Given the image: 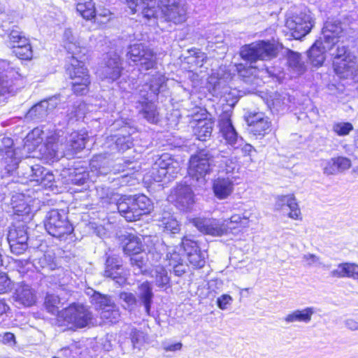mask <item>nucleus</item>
Instances as JSON below:
<instances>
[{"label":"nucleus","instance_id":"49530a36","mask_svg":"<svg viewBox=\"0 0 358 358\" xmlns=\"http://www.w3.org/2000/svg\"><path fill=\"white\" fill-rule=\"evenodd\" d=\"M181 244L183 247L184 250L187 253V257H189V252L192 254L200 250L196 241L187 238V237L182 238Z\"/></svg>","mask_w":358,"mask_h":358},{"label":"nucleus","instance_id":"aec40b11","mask_svg":"<svg viewBox=\"0 0 358 358\" xmlns=\"http://www.w3.org/2000/svg\"><path fill=\"white\" fill-rule=\"evenodd\" d=\"M136 296L139 303L144 306L146 314L150 315L151 306L154 297L151 284L148 281H145L138 285Z\"/></svg>","mask_w":358,"mask_h":358},{"label":"nucleus","instance_id":"393cba45","mask_svg":"<svg viewBox=\"0 0 358 358\" xmlns=\"http://www.w3.org/2000/svg\"><path fill=\"white\" fill-rule=\"evenodd\" d=\"M330 274L334 278H350L358 280V265L354 263H341L336 268L332 270Z\"/></svg>","mask_w":358,"mask_h":358},{"label":"nucleus","instance_id":"3c124183","mask_svg":"<svg viewBox=\"0 0 358 358\" xmlns=\"http://www.w3.org/2000/svg\"><path fill=\"white\" fill-rule=\"evenodd\" d=\"M109 13L110 12L108 10L104 9L101 12H99L94 7H93V10L91 8V22L94 20V22L97 21L98 22L104 23V20H99V17L105 18L106 21H107Z\"/></svg>","mask_w":358,"mask_h":358},{"label":"nucleus","instance_id":"ea45409f","mask_svg":"<svg viewBox=\"0 0 358 358\" xmlns=\"http://www.w3.org/2000/svg\"><path fill=\"white\" fill-rule=\"evenodd\" d=\"M332 130L338 136H343L348 135L350 132L353 130V126L350 122H335L332 126Z\"/></svg>","mask_w":358,"mask_h":358},{"label":"nucleus","instance_id":"79ce46f5","mask_svg":"<svg viewBox=\"0 0 358 358\" xmlns=\"http://www.w3.org/2000/svg\"><path fill=\"white\" fill-rule=\"evenodd\" d=\"M188 261L192 266L196 268H202L205 264V257L200 250L196 252H189Z\"/></svg>","mask_w":358,"mask_h":358},{"label":"nucleus","instance_id":"de8ad7c7","mask_svg":"<svg viewBox=\"0 0 358 358\" xmlns=\"http://www.w3.org/2000/svg\"><path fill=\"white\" fill-rule=\"evenodd\" d=\"M292 16H298L300 18L299 24H308L310 27V30L313 26V20L311 15V13L308 10H304L303 11H301L299 13H296Z\"/></svg>","mask_w":358,"mask_h":358},{"label":"nucleus","instance_id":"7ed1b4c3","mask_svg":"<svg viewBox=\"0 0 358 358\" xmlns=\"http://www.w3.org/2000/svg\"><path fill=\"white\" fill-rule=\"evenodd\" d=\"M117 209L128 222H134L143 215L148 214L152 208V201L146 196H122L116 203Z\"/></svg>","mask_w":358,"mask_h":358},{"label":"nucleus","instance_id":"7c9ffc66","mask_svg":"<svg viewBox=\"0 0 358 358\" xmlns=\"http://www.w3.org/2000/svg\"><path fill=\"white\" fill-rule=\"evenodd\" d=\"M220 152L215 158L220 159V171L224 172L227 174L234 173L235 170L238 169V159L236 157H230L229 158L224 157L221 155Z\"/></svg>","mask_w":358,"mask_h":358},{"label":"nucleus","instance_id":"69168bd1","mask_svg":"<svg viewBox=\"0 0 358 358\" xmlns=\"http://www.w3.org/2000/svg\"><path fill=\"white\" fill-rule=\"evenodd\" d=\"M9 310L10 307L6 303V299H0V316L6 314Z\"/></svg>","mask_w":358,"mask_h":358},{"label":"nucleus","instance_id":"dca6fc26","mask_svg":"<svg viewBox=\"0 0 358 358\" xmlns=\"http://www.w3.org/2000/svg\"><path fill=\"white\" fill-rule=\"evenodd\" d=\"M1 142L2 145L0 148L1 162L5 170L8 172L12 171L16 169L18 166L14 142L10 137H3Z\"/></svg>","mask_w":358,"mask_h":358},{"label":"nucleus","instance_id":"c03bdc74","mask_svg":"<svg viewBox=\"0 0 358 358\" xmlns=\"http://www.w3.org/2000/svg\"><path fill=\"white\" fill-rule=\"evenodd\" d=\"M131 264L133 267H136L134 270H138L136 273H143V268L146 264V259L142 254L131 256L130 258Z\"/></svg>","mask_w":358,"mask_h":358},{"label":"nucleus","instance_id":"f8f14e48","mask_svg":"<svg viewBox=\"0 0 358 358\" xmlns=\"http://www.w3.org/2000/svg\"><path fill=\"white\" fill-rule=\"evenodd\" d=\"M28 233L24 225L12 224L8 229L7 241L12 253L20 255L28 248Z\"/></svg>","mask_w":358,"mask_h":358},{"label":"nucleus","instance_id":"a18cd8bd","mask_svg":"<svg viewBox=\"0 0 358 358\" xmlns=\"http://www.w3.org/2000/svg\"><path fill=\"white\" fill-rule=\"evenodd\" d=\"M13 283L6 273L0 272V294H4L12 290Z\"/></svg>","mask_w":358,"mask_h":358},{"label":"nucleus","instance_id":"2eb2a0df","mask_svg":"<svg viewBox=\"0 0 358 358\" xmlns=\"http://www.w3.org/2000/svg\"><path fill=\"white\" fill-rule=\"evenodd\" d=\"M219 124L222 136L225 140L226 143L237 148L240 145L242 138L238 136L232 124L231 113L229 112L223 113L220 117Z\"/></svg>","mask_w":358,"mask_h":358},{"label":"nucleus","instance_id":"a211bd4d","mask_svg":"<svg viewBox=\"0 0 358 358\" xmlns=\"http://www.w3.org/2000/svg\"><path fill=\"white\" fill-rule=\"evenodd\" d=\"M31 180L43 189L52 188L55 182L52 173L43 166H38L32 169Z\"/></svg>","mask_w":358,"mask_h":358},{"label":"nucleus","instance_id":"b1692460","mask_svg":"<svg viewBox=\"0 0 358 358\" xmlns=\"http://www.w3.org/2000/svg\"><path fill=\"white\" fill-rule=\"evenodd\" d=\"M248 123L255 135H264L270 128L268 118L262 113H255L248 118Z\"/></svg>","mask_w":358,"mask_h":358},{"label":"nucleus","instance_id":"4468645a","mask_svg":"<svg viewBox=\"0 0 358 358\" xmlns=\"http://www.w3.org/2000/svg\"><path fill=\"white\" fill-rule=\"evenodd\" d=\"M122 71L120 56L115 52H110L105 57L104 63L97 71V74L103 80L114 82L120 77Z\"/></svg>","mask_w":358,"mask_h":358},{"label":"nucleus","instance_id":"09e8293b","mask_svg":"<svg viewBox=\"0 0 358 358\" xmlns=\"http://www.w3.org/2000/svg\"><path fill=\"white\" fill-rule=\"evenodd\" d=\"M166 260L168 261L169 266H173L182 262L181 257L174 248H169L166 255Z\"/></svg>","mask_w":358,"mask_h":358},{"label":"nucleus","instance_id":"4c0bfd02","mask_svg":"<svg viewBox=\"0 0 358 358\" xmlns=\"http://www.w3.org/2000/svg\"><path fill=\"white\" fill-rule=\"evenodd\" d=\"M180 168L179 162L173 159L169 166H168L167 169L164 170V174L161 175L159 177H157V181H162L163 180L166 179L169 181L173 179L176 177V175L180 171Z\"/></svg>","mask_w":358,"mask_h":358},{"label":"nucleus","instance_id":"6e6d98bb","mask_svg":"<svg viewBox=\"0 0 358 358\" xmlns=\"http://www.w3.org/2000/svg\"><path fill=\"white\" fill-rule=\"evenodd\" d=\"M336 162L337 163V167L340 172L345 171L351 167V161L345 157H335Z\"/></svg>","mask_w":358,"mask_h":358},{"label":"nucleus","instance_id":"f3484780","mask_svg":"<svg viewBox=\"0 0 358 358\" xmlns=\"http://www.w3.org/2000/svg\"><path fill=\"white\" fill-rule=\"evenodd\" d=\"M236 178L229 176L227 177L219 176L213 181L212 189L215 196L220 199H227L234 190Z\"/></svg>","mask_w":358,"mask_h":358},{"label":"nucleus","instance_id":"f704fd0d","mask_svg":"<svg viewBox=\"0 0 358 358\" xmlns=\"http://www.w3.org/2000/svg\"><path fill=\"white\" fill-rule=\"evenodd\" d=\"M288 64L298 74L302 73L306 69L301 56L297 52H290L288 54Z\"/></svg>","mask_w":358,"mask_h":358},{"label":"nucleus","instance_id":"603ef678","mask_svg":"<svg viewBox=\"0 0 358 358\" xmlns=\"http://www.w3.org/2000/svg\"><path fill=\"white\" fill-rule=\"evenodd\" d=\"M115 144L118 150L122 152L127 149H129L133 145V143L130 141V138L129 136L117 138V139L115 141Z\"/></svg>","mask_w":358,"mask_h":358},{"label":"nucleus","instance_id":"9b49d317","mask_svg":"<svg viewBox=\"0 0 358 358\" xmlns=\"http://www.w3.org/2000/svg\"><path fill=\"white\" fill-rule=\"evenodd\" d=\"M8 41L22 43V45L10 46L13 54L19 59L30 61L33 58V49L30 41L22 31L12 29L8 34Z\"/></svg>","mask_w":358,"mask_h":358},{"label":"nucleus","instance_id":"37998d69","mask_svg":"<svg viewBox=\"0 0 358 358\" xmlns=\"http://www.w3.org/2000/svg\"><path fill=\"white\" fill-rule=\"evenodd\" d=\"M323 173L327 176L335 175L340 172L335 157L324 161L322 164Z\"/></svg>","mask_w":358,"mask_h":358},{"label":"nucleus","instance_id":"72a5a7b5","mask_svg":"<svg viewBox=\"0 0 358 358\" xmlns=\"http://www.w3.org/2000/svg\"><path fill=\"white\" fill-rule=\"evenodd\" d=\"M141 113L150 123H156L159 120V113L156 106L151 102H142Z\"/></svg>","mask_w":358,"mask_h":358},{"label":"nucleus","instance_id":"5fc2aeb1","mask_svg":"<svg viewBox=\"0 0 358 358\" xmlns=\"http://www.w3.org/2000/svg\"><path fill=\"white\" fill-rule=\"evenodd\" d=\"M302 258L308 266H321L322 264L320 262V258L313 254H306Z\"/></svg>","mask_w":358,"mask_h":358},{"label":"nucleus","instance_id":"20e7f679","mask_svg":"<svg viewBox=\"0 0 358 358\" xmlns=\"http://www.w3.org/2000/svg\"><path fill=\"white\" fill-rule=\"evenodd\" d=\"M44 227L50 236L59 241H66L73 236L74 227L67 213L62 210H49L44 220Z\"/></svg>","mask_w":358,"mask_h":358},{"label":"nucleus","instance_id":"473e14b6","mask_svg":"<svg viewBox=\"0 0 358 358\" xmlns=\"http://www.w3.org/2000/svg\"><path fill=\"white\" fill-rule=\"evenodd\" d=\"M143 245L139 237L130 235L125 245L123 247L124 252L129 255H136L141 254Z\"/></svg>","mask_w":358,"mask_h":358},{"label":"nucleus","instance_id":"ddd939ff","mask_svg":"<svg viewBox=\"0 0 358 358\" xmlns=\"http://www.w3.org/2000/svg\"><path fill=\"white\" fill-rule=\"evenodd\" d=\"M192 223L200 232L213 236L227 234L230 229L228 221L215 218L196 217L192 220Z\"/></svg>","mask_w":358,"mask_h":358},{"label":"nucleus","instance_id":"338daca9","mask_svg":"<svg viewBox=\"0 0 358 358\" xmlns=\"http://www.w3.org/2000/svg\"><path fill=\"white\" fill-rule=\"evenodd\" d=\"M93 228V234H95L98 237L103 238L106 234V229L102 226H96L95 227L91 226Z\"/></svg>","mask_w":358,"mask_h":358},{"label":"nucleus","instance_id":"412c9836","mask_svg":"<svg viewBox=\"0 0 358 358\" xmlns=\"http://www.w3.org/2000/svg\"><path fill=\"white\" fill-rule=\"evenodd\" d=\"M275 206L278 210H283L285 207L289 209V217L294 220L301 218V210L294 195H282L277 198Z\"/></svg>","mask_w":358,"mask_h":358},{"label":"nucleus","instance_id":"c9c22d12","mask_svg":"<svg viewBox=\"0 0 358 358\" xmlns=\"http://www.w3.org/2000/svg\"><path fill=\"white\" fill-rule=\"evenodd\" d=\"M173 158L169 154L162 155L155 162V167H153V170L156 171L155 174V180H157V177H159L161 175H163L164 173V170H166L171 164Z\"/></svg>","mask_w":358,"mask_h":358},{"label":"nucleus","instance_id":"a878e982","mask_svg":"<svg viewBox=\"0 0 358 358\" xmlns=\"http://www.w3.org/2000/svg\"><path fill=\"white\" fill-rule=\"evenodd\" d=\"M213 125L214 122L211 120H200L194 127V134L199 141H206L211 136Z\"/></svg>","mask_w":358,"mask_h":358},{"label":"nucleus","instance_id":"9d476101","mask_svg":"<svg viewBox=\"0 0 358 358\" xmlns=\"http://www.w3.org/2000/svg\"><path fill=\"white\" fill-rule=\"evenodd\" d=\"M91 303L96 310H100L101 318L108 323H117L120 318L118 307L106 295L94 292L91 295Z\"/></svg>","mask_w":358,"mask_h":358},{"label":"nucleus","instance_id":"cd10ccee","mask_svg":"<svg viewBox=\"0 0 358 358\" xmlns=\"http://www.w3.org/2000/svg\"><path fill=\"white\" fill-rule=\"evenodd\" d=\"M15 301L24 306L29 307L35 304L36 295L31 288L22 287L16 290Z\"/></svg>","mask_w":358,"mask_h":358},{"label":"nucleus","instance_id":"4be33fe9","mask_svg":"<svg viewBox=\"0 0 358 358\" xmlns=\"http://www.w3.org/2000/svg\"><path fill=\"white\" fill-rule=\"evenodd\" d=\"M315 313V308L306 307L303 309H296L289 312L282 319L287 324L295 322L309 323L312 320V316Z\"/></svg>","mask_w":358,"mask_h":358},{"label":"nucleus","instance_id":"f03ea898","mask_svg":"<svg viewBox=\"0 0 358 358\" xmlns=\"http://www.w3.org/2000/svg\"><path fill=\"white\" fill-rule=\"evenodd\" d=\"M323 42L317 41L308 52V58L313 66H321L324 59V52L329 45L334 43L335 38L343 37L341 24L336 21H327L322 29Z\"/></svg>","mask_w":358,"mask_h":358},{"label":"nucleus","instance_id":"0e129e2a","mask_svg":"<svg viewBox=\"0 0 358 358\" xmlns=\"http://www.w3.org/2000/svg\"><path fill=\"white\" fill-rule=\"evenodd\" d=\"M346 327L352 331L358 330V322L353 319H348L345 322Z\"/></svg>","mask_w":358,"mask_h":358},{"label":"nucleus","instance_id":"13d9d810","mask_svg":"<svg viewBox=\"0 0 358 358\" xmlns=\"http://www.w3.org/2000/svg\"><path fill=\"white\" fill-rule=\"evenodd\" d=\"M76 11L84 19H90V8L85 3H78L76 5Z\"/></svg>","mask_w":358,"mask_h":358},{"label":"nucleus","instance_id":"e433bc0d","mask_svg":"<svg viewBox=\"0 0 358 358\" xmlns=\"http://www.w3.org/2000/svg\"><path fill=\"white\" fill-rule=\"evenodd\" d=\"M119 297L122 301V306L125 310L130 312L135 310L138 305V301L134 294L122 292L120 293Z\"/></svg>","mask_w":358,"mask_h":358},{"label":"nucleus","instance_id":"1a4fd4ad","mask_svg":"<svg viewBox=\"0 0 358 358\" xmlns=\"http://www.w3.org/2000/svg\"><path fill=\"white\" fill-rule=\"evenodd\" d=\"M127 57L139 66L141 70H149L157 65L156 55L152 49L142 43L129 46Z\"/></svg>","mask_w":358,"mask_h":358},{"label":"nucleus","instance_id":"6e6552de","mask_svg":"<svg viewBox=\"0 0 358 358\" xmlns=\"http://www.w3.org/2000/svg\"><path fill=\"white\" fill-rule=\"evenodd\" d=\"M240 55L243 59L252 64L257 60H268L275 57L277 48L269 42L259 41L243 46Z\"/></svg>","mask_w":358,"mask_h":358},{"label":"nucleus","instance_id":"58836bf2","mask_svg":"<svg viewBox=\"0 0 358 358\" xmlns=\"http://www.w3.org/2000/svg\"><path fill=\"white\" fill-rule=\"evenodd\" d=\"M165 83V76L161 73H157L150 80L149 89L152 93L157 94Z\"/></svg>","mask_w":358,"mask_h":358},{"label":"nucleus","instance_id":"5701e85b","mask_svg":"<svg viewBox=\"0 0 358 358\" xmlns=\"http://www.w3.org/2000/svg\"><path fill=\"white\" fill-rule=\"evenodd\" d=\"M298 16L288 17L285 22V28L289 31L290 36L295 39H300L310 32L308 24H299Z\"/></svg>","mask_w":358,"mask_h":358},{"label":"nucleus","instance_id":"39448f33","mask_svg":"<svg viewBox=\"0 0 358 358\" xmlns=\"http://www.w3.org/2000/svg\"><path fill=\"white\" fill-rule=\"evenodd\" d=\"M343 37L335 38L334 43L329 45L330 54L334 57V70L340 77L345 75L346 71L352 73L355 67L356 62L358 60L355 56L351 54L347 46L344 45L345 40L347 38L344 30L343 29Z\"/></svg>","mask_w":358,"mask_h":358},{"label":"nucleus","instance_id":"864d4df0","mask_svg":"<svg viewBox=\"0 0 358 358\" xmlns=\"http://www.w3.org/2000/svg\"><path fill=\"white\" fill-rule=\"evenodd\" d=\"M233 299L229 294H222L217 299V306L221 310H226L228 308L229 305H231L232 303Z\"/></svg>","mask_w":358,"mask_h":358},{"label":"nucleus","instance_id":"f257e3e1","mask_svg":"<svg viewBox=\"0 0 358 358\" xmlns=\"http://www.w3.org/2000/svg\"><path fill=\"white\" fill-rule=\"evenodd\" d=\"M143 16L148 19L160 18L178 25L187 19V9L180 0H143Z\"/></svg>","mask_w":358,"mask_h":358},{"label":"nucleus","instance_id":"2f4dec72","mask_svg":"<svg viewBox=\"0 0 358 358\" xmlns=\"http://www.w3.org/2000/svg\"><path fill=\"white\" fill-rule=\"evenodd\" d=\"M176 194V201L183 208H189L194 202L192 192L187 186L181 187L177 189Z\"/></svg>","mask_w":358,"mask_h":358},{"label":"nucleus","instance_id":"4d7b16f0","mask_svg":"<svg viewBox=\"0 0 358 358\" xmlns=\"http://www.w3.org/2000/svg\"><path fill=\"white\" fill-rule=\"evenodd\" d=\"M130 337L134 348H138V345L143 339V333L136 329H132L130 333Z\"/></svg>","mask_w":358,"mask_h":358},{"label":"nucleus","instance_id":"a19ab883","mask_svg":"<svg viewBox=\"0 0 358 358\" xmlns=\"http://www.w3.org/2000/svg\"><path fill=\"white\" fill-rule=\"evenodd\" d=\"M162 225L163 226L165 231L170 232L171 234H176L180 230L178 221L172 217H164L162 220Z\"/></svg>","mask_w":358,"mask_h":358},{"label":"nucleus","instance_id":"bf43d9fd","mask_svg":"<svg viewBox=\"0 0 358 358\" xmlns=\"http://www.w3.org/2000/svg\"><path fill=\"white\" fill-rule=\"evenodd\" d=\"M182 343L180 342L170 343L164 342L162 343V348L165 352H176L182 349Z\"/></svg>","mask_w":358,"mask_h":358},{"label":"nucleus","instance_id":"c85d7f7f","mask_svg":"<svg viewBox=\"0 0 358 358\" xmlns=\"http://www.w3.org/2000/svg\"><path fill=\"white\" fill-rule=\"evenodd\" d=\"M43 306L47 312L57 316L60 313L59 308L62 306L61 299L59 296L53 294H47L43 301Z\"/></svg>","mask_w":358,"mask_h":358},{"label":"nucleus","instance_id":"8fccbe9b","mask_svg":"<svg viewBox=\"0 0 358 358\" xmlns=\"http://www.w3.org/2000/svg\"><path fill=\"white\" fill-rule=\"evenodd\" d=\"M136 162L131 161L124 162L123 164L120 163L117 164V166H120V167L116 169L115 171L119 172H124L127 171L128 172L124 175V177H127L134 173V170L136 168Z\"/></svg>","mask_w":358,"mask_h":358},{"label":"nucleus","instance_id":"0eeeda50","mask_svg":"<svg viewBox=\"0 0 358 358\" xmlns=\"http://www.w3.org/2000/svg\"><path fill=\"white\" fill-rule=\"evenodd\" d=\"M87 310L84 306L73 303L60 311L57 322L61 326L69 329L83 328L87 324Z\"/></svg>","mask_w":358,"mask_h":358},{"label":"nucleus","instance_id":"423d86ee","mask_svg":"<svg viewBox=\"0 0 358 358\" xmlns=\"http://www.w3.org/2000/svg\"><path fill=\"white\" fill-rule=\"evenodd\" d=\"M212 150L202 149L192 155L189 160L188 173L196 180H204L212 172L214 160Z\"/></svg>","mask_w":358,"mask_h":358},{"label":"nucleus","instance_id":"6ab92c4d","mask_svg":"<svg viewBox=\"0 0 358 358\" xmlns=\"http://www.w3.org/2000/svg\"><path fill=\"white\" fill-rule=\"evenodd\" d=\"M67 70L72 79L79 78H81L82 80H85V81H87V74L83 66L76 67L72 65L71 67L68 68ZM72 87L73 92L76 95H83L88 91V83L86 82H76L73 83Z\"/></svg>","mask_w":358,"mask_h":358},{"label":"nucleus","instance_id":"680f3d73","mask_svg":"<svg viewBox=\"0 0 358 358\" xmlns=\"http://www.w3.org/2000/svg\"><path fill=\"white\" fill-rule=\"evenodd\" d=\"M172 266L173 268V273L177 276H180L185 272V266L182 263V262L176 264Z\"/></svg>","mask_w":358,"mask_h":358},{"label":"nucleus","instance_id":"e2e57ef3","mask_svg":"<svg viewBox=\"0 0 358 358\" xmlns=\"http://www.w3.org/2000/svg\"><path fill=\"white\" fill-rule=\"evenodd\" d=\"M348 71H346V76L343 75L341 76L343 78H351L356 82H358V60L356 62L355 67L353 69V71L352 73H348Z\"/></svg>","mask_w":358,"mask_h":358},{"label":"nucleus","instance_id":"bb28decb","mask_svg":"<svg viewBox=\"0 0 358 358\" xmlns=\"http://www.w3.org/2000/svg\"><path fill=\"white\" fill-rule=\"evenodd\" d=\"M150 277L155 279V285L166 289L169 287L170 277L167 271L162 266H157L150 271Z\"/></svg>","mask_w":358,"mask_h":358},{"label":"nucleus","instance_id":"c756f323","mask_svg":"<svg viewBox=\"0 0 358 358\" xmlns=\"http://www.w3.org/2000/svg\"><path fill=\"white\" fill-rule=\"evenodd\" d=\"M122 270L121 261L118 257H108L106 262L105 275L113 279L117 278L120 275Z\"/></svg>","mask_w":358,"mask_h":358},{"label":"nucleus","instance_id":"774afa93","mask_svg":"<svg viewBox=\"0 0 358 358\" xmlns=\"http://www.w3.org/2000/svg\"><path fill=\"white\" fill-rule=\"evenodd\" d=\"M101 348L102 349H103L105 351H110L112 348V344L110 343V341L108 340V337H105V338H101Z\"/></svg>","mask_w":358,"mask_h":358},{"label":"nucleus","instance_id":"052dcab7","mask_svg":"<svg viewBox=\"0 0 358 358\" xmlns=\"http://www.w3.org/2000/svg\"><path fill=\"white\" fill-rule=\"evenodd\" d=\"M2 343L3 344H16L15 336L12 332H5L2 336Z\"/></svg>","mask_w":358,"mask_h":358}]
</instances>
